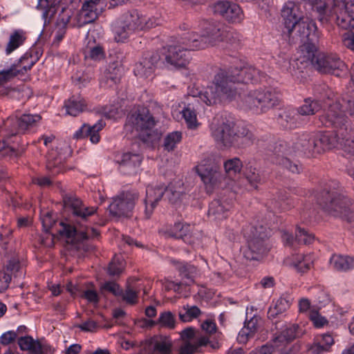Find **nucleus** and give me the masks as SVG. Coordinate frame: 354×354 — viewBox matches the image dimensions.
Returning a JSON list of instances; mask_svg holds the SVG:
<instances>
[{
  "label": "nucleus",
  "mask_w": 354,
  "mask_h": 354,
  "mask_svg": "<svg viewBox=\"0 0 354 354\" xmlns=\"http://www.w3.org/2000/svg\"><path fill=\"white\" fill-rule=\"evenodd\" d=\"M142 160L138 153H124L116 160L119 170L123 174L130 175L137 171Z\"/></svg>",
  "instance_id": "nucleus-23"
},
{
  "label": "nucleus",
  "mask_w": 354,
  "mask_h": 354,
  "mask_svg": "<svg viewBox=\"0 0 354 354\" xmlns=\"http://www.w3.org/2000/svg\"><path fill=\"white\" fill-rule=\"evenodd\" d=\"M335 139L336 136L333 137L329 133L318 132L304 136L300 138V147L297 149L305 153L319 154L334 147Z\"/></svg>",
  "instance_id": "nucleus-11"
},
{
  "label": "nucleus",
  "mask_w": 354,
  "mask_h": 354,
  "mask_svg": "<svg viewBox=\"0 0 354 354\" xmlns=\"http://www.w3.org/2000/svg\"><path fill=\"white\" fill-rule=\"evenodd\" d=\"M335 143L342 149L344 156L354 160V131L350 128L340 129L335 133Z\"/></svg>",
  "instance_id": "nucleus-22"
},
{
  "label": "nucleus",
  "mask_w": 354,
  "mask_h": 354,
  "mask_svg": "<svg viewBox=\"0 0 354 354\" xmlns=\"http://www.w3.org/2000/svg\"><path fill=\"white\" fill-rule=\"evenodd\" d=\"M139 196V193L136 190L121 192L113 199V202L109 205L110 214L115 217L131 216Z\"/></svg>",
  "instance_id": "nucleus-12"
},
{
  "label": "nucleus",
  "mask_w": 354,
  "mask_h": 354,
  "mask_svg": "<svg viewBox=\"0 0 354 354\" xmlns=\"http://www.w3.org/2000/svg\"><path fill=\"white\" fill-rule=\"evenodd\" d=\"M322 207L335 216H340L354 227V208L350 207V200L337 192L323 191L317 198Z\"/></svg>",
  "instance_id": "nucleus-6"
},
{
  "label": "nucleus",
  "mask_w": 354,
  "mask_h": 354,
  "mask_svg": "<svg viewBox=\"0 0 354 354\" xmlns=\"http://www.w3.org/2000/svg\"><path fill=\"white\" fill-rule=\"evenodd\" d=\"M0 152L5 157L12 158L17 156L15 147L6 144L4 140H0Z\"/></svg>",
  "instance_id": "nucleus-55"
},
{
  "label": "nucleus",
  "mask_w": 354,
  "mask_h": 354,
  "mask_svg": "<svg viewBox=\"0 0 354 354\" xmlns=\"http://www.w3.org/2000/svg\"><path fill=\"white\" fill-rule=\"evenodd\" d=\"M281 15L289 35L295 32L297 37H308L310 31L316 29L315 22L304 18L299 6L292 1H288L283 6Z\"/></svg>",
  "instance_id": "nucleus-5"
},
{
  "label": "nucleus",
  "mask_w": 354,
  "mask_h": 354,
  "mask_svg": "<svg viewBox=\"0 0 354 354\" xmlns=\"http://www.w3.org/2000/svg\"><path fill=\"white\" fill-rule=\"evenodd\" d=\"M167 188L165 185L148 186L146 189L145 198V215L146 218H149L152 215L158 203L162 199Z\"/></svg>",
  "instance_id": "nucleus-21"
},
{
  "label": "nucleus",
  "mask_w": 354,
  "mask_h": 354,
  "mask_svg": "<svg viewBox=\"0 0 354 354\" xmlns=\"http://www.w3.org/2000/svg\"><path fill=\"white\" fill-rule=\"evenodd\" d=\"M225 36L223 25L218 21L205 22L201 35L196 32L187 33V40L194 43L192 48L203 49L221 41Z\"/></svg>",
  "instance_id": "nucleus-8"
},
{
  "label": "nucleus",
  "mask_w": 354,
  "mask_h": 354,
  "mask_svg": "<svg viewBox=\"0 0 354 354\" xmlns=\"http://www.w3.org/2000/svg\"><path fill=\"white\" fill-rule=\"evenodd\" d=\"M138 30H143L142 14L136 10L125 12L115 28V39L123 42L129 35Z\"/></svg>",
  "instance_id": "nucleus-13"
},
{
  "label": "nucleus",
  "mask_w": 354,
  "mask_h": 354,
  "mask_svg": "<svg viewBox=\"0 0 354 354\" xmlns=\"http://www.w3.org/2000/svg\"><path fill=\"white\" fill-rule=\"evenodd\" d=\"M297 325L292 324L283 330L281 333V338L289 342L293 340L297 335Z\"/></svg>",
  "instance_id": "nucleus-57"
},
{
  "label": "nucleus",
  "mask_w": 354,
  "mask_h": 354,
  "mask_svg": "<svg viewBox=\"0 0 354 354\" xmlns=\"http://www.w3.org/2000/svg\"><path fill=\"white\" fill-rule=\"evenodd\" d=\"M77 328L85 332H95L99 328L98 324L92 319H88L81 324L77 326Z\"/></svg>",
  "instance_id": "nucleus-60"
},
{
  "label": "nucleus",
  "mask_w": 354,
  "mask_h": 354,
  "mask_svg": "<svg viewBox=\"0 0 354 354\" xmlns=\"http://www.w3.org/2000/svg\"><path fill=\"white\" fill-rule=\"evenodd\" d=\"M192 227L186 223L177 222L174 225H167L160 230V232L166 238L181 239L185 242L190 238Z\"/></svg>",
  "instance_id": "nucleus-24"
},
{
  "label": "nucleus",
  "mask_w": 354,
  "mask_h": 354,
  "mask_svg": "<svg viewBox=\"0 0 354 354\" xmlns=\"http://www.w3.org/2000/svg\"><path fill=\"white\" fill-rule=\"evenodd\" d=\"M257 330V319H251L245 324L244 327L239 333V339L240 342H245L250 337H252Z\"/></svg>",
  "instance_id": "nucleus-46"
},
{
  "label": "nucleus",
  "mask_w": 354,
  "mask_h": 354,
  "mask_svg": "<svg viewBox=\"0 0 354 354\" xmlns=\"http://www.w3.org/2000/svg\"><path fill=\"white\" fill-rule=\"evenodd\" d=\"M264 77L263 73L250 65L241 68L221 70L215 75L212 83L199 93V97L209 106L224 100L232 101L239 95L236 83H257Z\"/></svg>",
  "instance_id": "nucleus-1"
},
{
  "label": "nucleus",
  "mask_w": 354,
  "mask_h": 354,
  "mask_svg": "<svg viewBox=\"0 0 354 354\" xmlns=\"http://www.w3.org/2000/svg\"><path fill=\"white\" fill-rule=\"evenodd\" d=\"M295 240L299 243L308 245L313 242L315 236L313 234L309 233L305 229L297 227L295 232Z\"/></svg>",
  "instance_id": "nucleus-50"
},
{
  "label": "nucleus",
  "mask_w": 354,
  "mask_h": 354,
  "mask_svg": "<svg viewBox=\"0 0 354 354\" xmlns=\"http://www.w3.org/2000/svg\"><path fill=\"white\" fill-rule=\"evenodd\" d=\"M64 205L75 218L72 224L59 222V228L56 230L62 237L66 239L67 243L75 245L100 235L96 229L85 225L87 218L97 212V207L86 206L80 199L73 196H64Z\"/></svg>",
  "instance_id": "nucleus-2"
},
{
  "label": "nucleus",
  "mask_w": 354,
  "mask_h": 354,
  "mask_svg": "<svg viewBox=\"0 0 354 354\" xmlns=\"http://www.w3.org/2000/svg\"><path fill=\"white\" fill-rule=\"evenodd\" d=\"M331 267L339 272H347L354 268V257L334 254L330 259Z\"/></svg>",
  "instance_id": "nucleus-31"
},
{
  "label": "nucleus",
  "mask_w": 354,
  "mask_h": 354,
  "mask_svg": "<svg viewBox=\"0 0 354 354\" xmlns=\"http://www.w3.org/2000/svg\"><path fill=\"white\" fill-rule=\"evenodd\" d=\"M41 221L46 232H49L54 227H56V221L50 212H46L45 215L42 216Z\"/></svg>",
  "instance_id": "nucleus-59"
},
{
  "label": "nucleus",
  "mask_w": 354,
  "mask_h": 354,
  "mask_svg": "<svg viewBox=\"0 0 354 354\" xmlns=\"http://www.w3.org/2000/svg\"><path fill=\"white\" fill-rule=\"evenodd\" d=\"M225 174L230 178H233L239 174L243 167V163L239 158L228 159L223 163Z\"/></svg>",
  "instance_id": "nucleus-41"
},
{
  "label": "nucleus",
  "mask_w": 354,
  "mask_h": 354,
  "mask_svg": "<svg viewBox=\"0 0 354 354\" xmlns=\"http://www.w3.org/2000/svg\"><path fill=\"white\" fill-rule=\"evenodd\" d=\"M28 58L23 57L19 60V65H12L9 68L2 70L0 71V94H7L4 85L8 82L11 81L18 74L24 73L30 70L34 64L32 61H30L27 65L24 64L25 61Z\"/></svg>",
  "instance_id": "nucleus-19"
},
{
  "label": "nucleus",
  "mask_w": 354,
  "mask_h": 354,
  "mask_svg": "<svg viewBox=\"0 0 354 354\" xmlns=\"http://www.w3.org/2000/svg\"><path fill=\"white\" fill-rule=\"evenodd\" d=\"M120 67L118 64H109L104 72L100 81V85L104 87H113L120 80Z\"/></svg>",
  "instance_id": "nucleus-28"
},
{
  "label": "nucleus",
  "mask_w": 354,
  "mask_h": 354,
  "mask_svg": "<svg viewBox=\"0 0 354 354\" xmlns=\"http://www.w3.org/2000/svg\"><path fill=\"white\" fill-rule=\"evenodd\" d=\"M100 291L102 293H103L104 291H107L115 296H120L122 294V290L120 286L114 281H107L102 284Z\"/></svg>",
  "instance_id": "nucleus-54"
},
{
  "label": "nucleus",
  "mask_w": 354,
  "mask_h": 354,
  "mask_svg": "<svg viewBox=\"0 0 354 354\" xmlns=\"http://www.w3.org/2000/svg\"><path fill=\"white\" fill-rule=\"evenodd\" d=\"M10 281V274L6 272L5 270H0V292L8 289Z\"/></svg>",
  "instance_id": "nucleus-62"
},
{
  "label": "nucleus",
  "mask_w": 354,
  "mask_h": 354,
  "mask_svg": "<svg viewBox=\"0 0 354 354\" xmlns=\"http://www.w3.org/2000/svg\"><path fill=\"white\" fill-rule=\"evenodd\" d=\"M240 105L243 108L252 110L257 113H261L257 89L251 90L244 95L241 97Z\"/></svg>",
  "instance_id": "nucleus-36"
},
{
  "label": "nucleus",
  "mask_w": 354,
  "mask_h": 354,
  "mask_svg": "<svg viewBox=\"0 0 354 354\" xmlns=\"http://www.w3.org/2000/svg\"><path fill=\"white\" fill-rule=\"evenodd\" d=\"M198 348L195 342H182L179 350V354H194L197 352Z\"/></svg>",
  "instance_id": "nucleus-56"
},
{
  "label": "nucleus",
  "mask_w": 354,
  "mask_h": 354,
  "mask_svg": "<svg viewBox=\"0 0 354 354\" xmlns=\"http://www.w3.org/2000/svg\"><path fill=\"white\" fill-rule=\"evenodd\" d=\"M320 120L326 127H334L335 133L340 129L349 128L347 118L338 102H334L329 105L327 110L321 115Z\"/></svg>",
  "instance_id": "nucleus-16"
},
{
  "label": "nucleus",
  "mask_w": 354,
  "mask_h": 354,
  "mask_svg": "<svg viewBox=\"0 0 354 354\" xmlns=\"http://www.w3.org/2000/svg\"><path fill=\"white\" fill-rule=\"evenodd\" d=\"M309 317L313 322L314 325L317 328L322 327L327 324L326 319L324 317H322L317 310H310Z\"/></svg>",
  "instance_id": "nucleus-58"
},
{
  "label": "nucleus",
  "mask_w": 354,
  "mask_h": 354,
  "mask_svg": "<svg viewBox=\"0 0 354 354\" xmlns=\"http://www.w3.org/2000/svg\"><path fill=\"white\" fill-rule=\"evenodd\" d=\"M320 33L316 29L315 31H310L308 37H298L304 44L300 46V52L304 57V61H310L314 65L316 56V44L319 41Z\"/></svg>",
  "instance_id": "nucleus-20"
},
{
  "label": "nucleus",
  "mask_w": 354,
  "mask_h": 354,
  "mask_svg": "<svg viewBox=\"0 0 354 354\" xmlns=\"http://www.w3.org/2000/svg\"><path fill=\"white\" fill-rule=\"evenodd\" d=\"M20 268L19 262L15 259H12L8 261L6 266V272L9 273L10 277L14 275L16 277V273L19 271Z\"/></svg>",
  "instance_id": "nucleus-61"
},
{
  "label": "nucleus",
  "mask_w": 354,
  "mask_h": 354,
  "mask_svg": "<svg viewBox=\"0 0 354 354\" xmlns=\"http://www.w3.org/2000/svg\"><path fill=\"white\" fill-rule=\"evenodd\" d=\"M314 67L321 73H331L339 76L346 66L335 54L318 53L314 61Z\"/></svg>",
  "instance_id": "nucleus-17"
},
{
  "label": "nucleus",
  "mask_w": 354,
  "mask_h": 354,
  "mask_svg": "<svg viewBox=\"0 0 354 354\" xmlns=\"http://www.w3.org/2000/svg\"><path fill=\"white\" fill-rule=\"evenodd\" d=\"M276 151L277 152H281L282 155H277V158L276 160V163L281 165L282 167L286 168L292 173L296 174L299 172V168L298 165L292 161L287 157H284L283 155H288L290 153L288 149H286V144H280L278 147H276Z\"/></svg>",
  "instance_id": "nucleus-35"
},
{
  "label": "nucleus",
  "mask_w": 354,
  "mask_h": 354,
  "mask_svg": "<svg viewBox=\"0 0 354 354\" xmlns=\"http://www.w3.org/2000/svg\"><path fill=\"white\" fill-rule=\"evenodd\" d=\"M245 177L250 185L254 189H257L258 185L261 183V176L258 170L254 167H246Z\"/></svg>",
  "instance_id": "nucleus-48"
},
{
  "label": "nucleus",
  "mask_w": 354,
  "mask_h": 354,
  "mask_svg": "<svg viewBox=\"0 0 354 354\" xmlns=\"http://www.w3.org/2000/svg\"><path fill=\"white\" fill-rule=\"evenodd\" d=\"M201 310L196 306L186 305L179 309L178 317L181 322H189L197 318Z\"/></svg>",
  "instance_id": "nucleus-39"
},
{
  "label": "nucleus",
  "mask_w": 354,
  "mask_h": 354,
  "mask_svg": "<svg viewBox=\"0 0 354 354\" xmlns=\"http://www.w3.org/2000/svg\"><path fill=\"white\" fill-rule=\"evenodd\" d=\"M85 59H91L94 61H99L104 58V51L102 47L95 44H88L84 48Z\"/></svg>",
  "instance_id": "nucleus-42"
},
{
  "label": "nucleus",
  "mask_w": 354,
  "mask_h": 354,
  "mask_svg": "<svg viewBox=\"0 0 354 354\" xmlns=\"http://www.w3.org/2000/svg\"><path fill=\"white\" fill-rule=\"evenodd\" d=\"M158 323L161 326L174 328L176 323L175 315L170 311L164 312L160 315Z\"/></svg>",
  "instance_id": "nucleus-51"
},
{
  "label": "nucleus",
  "mask_w": 354,
  "mask_h": 354,
  "mask_svg": "<svg viewBox=\"0 0 354 354\" xmlns=\"http://www.w3.org/2000/svg\"><path fill=\"white\" fill-rule=\"evenodd\" d=\"M156 120L149 110L142 107L127 117L125 124L127 130L135 131L138 138L144 142H153L160 136L155 128Z\"/></svg>",
  "instance_id": "nucleus-4"
},
{
  "label": "nucleus",
  "mask_w": 354,
  "mask_h": 354,
  "mask_svg": "<svg viewBox=\"0 0 354 354\" xmlns=\"http://www.w3.org/2000/svg\"><path fill=\"white\" fill-rule=\"evenodd\" d=\"M25 41V37L22 31L16 30L10 36L9 41L6 48L7 55L10 54L17 48H19Z\"/></svg>",
  "instance_id": "nucleus-44"
},
{
  "label": "nucleus",
  "mask_w": 354,
  "mask_h": 354,
  "mask_svg": "<svg viewBox=\"0 0 354 354\" xmlns=\"http://www.w3.org/2000/svg\"><path fill=\"white\" fill-rule=\"evenodd\" d=\"M194 45L187 40V34L182 40L175 45L168 46L162 48L161 55H158L159 61H162L166 66L171 68H182L186 67L190 60L189 51L196 50Z\"/></svg>",
  "instance_id": "nucleus-7"
},
{
  "label": "nucleus",
  "mask_w": 354,
  "mask_h": 354,
  "mask_svg": "<svg viewBox=\"0 0 354 354\" xmlns=\"http://www.w3.org/2000/svg\"><path fill=\"white\" fill-rule=\"evenodd\" d=\"M91 75L88 73H83L81 75L77 74L74 77V83L75 85L78 86L79 88H81L87 85L91 81Z\"/></svg>",
  "instance_id": "nucleus-63"
},
{
  "label": "nucleus",
  "mask_w": 354,
  "mask_h": 354,
  "mask_svg": "<svg viewBox=\"0 0 354 354\" xmlns=\"http://www.w3.org/2000/svg\"><path fill=\"white\" fill-rule=\"evenodd\" d=\"M182 140V133L180 131H173L168 133L164 139L163 147L167 151H173Z\"/></svg>",
  "instance_id": "nucleus-45"
},
{
  "label": "nucleus",
  "mask_w": 354,
  "mask_h": 354,
  "mask_svg": "<svg viewBox=\"0 0 354 354\" xmlns=\"http://www.w3.org/2000/svg\"><path fill=\"white\" fill-rule=\"evenodd\" d=\"M172 346L169 337L154 336L149 342L148 354H172Z\"/></svg>",
  "instance_id": "nucleus-25"
},
{
  "label": "nucleus",
  "mask_w": 354,
  "mask_h": 354,
  "mask_svg": "<svg viewBox=\"0 0 354 354\" xmlns=\"http://www.w3.org/2000/svg\"><path fill=\"white\" fill-rule=\"evenodd\" d=\"M62 0H38L37 8L44 9L42 14L43 18L46 21L48 18H51L55 13V7L60 4Z\"/></svg>",
  "instance_id": "nucleus-40"
},
{
  "label": "nucleus",
  "mask_w": 354,
  "mask_h": 354,
  "mask_svg": "<svg viewBox=\"0 0 354 354\" xmlns=\"http://www.w3.org/2000/svg\"><path fill=\"white\" fill-rule=\"evenodd\" d=\"M279 122L285 128L294 129L301 123V119L297 110L286 109L279 114Z\"/></svg>",
  "instance_id": "nucleus-29"
},
{
  "label": "nucleus",
  "mask_w": 354,
  "mask_h": 354,
  "mask_svg": "<svg viewBox=\"0 0 354 354\" xmlns=\"http://www.w3.org/2000/svg\"><path fill=\"white\" fill-rule=\"evenodd\" d=\"M257 94L259 98L260 112H266L277 105L279 102V95L269 88H258Z\"/></svg>",
  "instance_id": "nucleus-27"
},
{
  "label": "nucleus",
  "mask_w": 354,
  "mask_h": 354,
  "mask_svg": "<svg viewBox=\"0 0 354 354\" xmlns=\"http://www.w3.org/2000/svg\"><path fill=\"white\" fill-rule=\"evenodd\" d=\"M64 107L68 115L76 116L86 109V103L81 96H72L65 102Z\"/></svg>",
  "instance_id": "nucleus-32"
},
{
  "label": "nucleus",
  "mask_w": 354,
  "mask_h": 354,
  "mask_svg": "<svg viewBox=\"0 0 354 354\" xmlns=\"http://www.w3.org/2000/svg\"><path fill=\"white\" fill-rule=\"evenodd\" d=\"M243 233L247 242V248L243 252L244 257L249 260H258L266 252L264 227L262 225H248L243 230Z\"/></svg>",
  "instance_id": "nucleus-9"
},
{
  "label": "nucleus",
  "mask_w": 354,
  "mask_h": 354,
  "mask_svg": "<svg viewBox=\"0 0 354 354\" xmlns=\"http://www.w3.org/2000/svg\"><path fill=\"white\" fill-rule=\"evenodd\" d=\"M138 290L129 285L124 292L122 290V294L120 296L126 304L134 305L138 302Z\"/></svg>",
  "instance_id": "nucleus-47"
},
{
  "label": "nucleus",
  "mask_w": 354,
  "mask_h": 354,
  "mask_svg": "<svg viewBox=\"0 0 354 354\" xmlns=\"http://www.w3.org/2000/svg\"><path fill=\"white\" fill-rule=\"evenodd\" d=\"M18 344L21 350L28 351L30 354H43L41 344L30 336L21 337L18 339Z\"/></svg>",
  "instance_id": "nucleus-34"
},
{
  "label": "nucleus",
  "mask_w": 354,
  "mask_h": 354,
  "mask_svg": "<svg viewBox=\"0 0 354 354\" xmlns=\"http://www.w3.org/2000/svg\"><path fill=\"white\" fill-rule=\"evenodd\" d=\"M230 205L220 200H214L211 202L208 209V216L214 221H221L227 216Z\"/></svg>",
  "instance_id": "nucleus-30"
},
{
  "label": "nucleus",
  "mask_w": 354,
  "mask_h": 354,
  "mask_svg": "<svg viewBox=\"0 0 354 354\" xmlns=\"http://www.w3.org/2000/svg\"><path fill=\"white\" fill-rule=\"evenodd\" d=\"M313 262V257L310 254H297L293 258L292 264L299 272H305L310 268Z\"/></svg>",
  "instance_id": "nucleus-43"
},
{
  "label": "nucleus",
  "mask_w": 354,
  "mask_h": 354,
  "mask_svg": "<svg viewBox=\"0 0 354 354\" xmlns=\"http://www.w3.org/2000/svg\"><path fill=\"white\" fill-rule=\"evenodd\" d=\"M212 12L223 17L232 23H240L244 19V14L241 7L236 3L229 1H219L212 7Z\"/></svg>",
  "instance_id": "nucleus-18"
},
{
  "label": "nucleus",
  "mask_w": 354,
  "mask_h": 354,
  "mask_svg": "<svg viewBox=\"0 0 354 354\" xmlns=\"http://www.w3.org/2000/svg\"><path fill=\"white\" fill-rule=\"evenodd\" d=\"M322 108V105L319 100L306 98L304 101V104L297 109V112L300 116H309L315 115Z\"/></svg>",
  "instance_id": "nucleus-38"
},
{
  "label": "nucleus",
  "mask_w": 354,
  "mask_h": 354,
  "mask_svg": "<svg viewBox=\"0 0 354 354\" xmlns=\"http://www.w3.org/2000/svg\"><path fill=\"white\" fill-rule=\"evenodd\" d=\"M344 45L354 51V33L353 32H346L342 36Z\"/></svg>",
  "instance_id": "nucleus-64"
},
{
  "label": "nucleus",
  "mask_w": 354,
  "mask_h": 354,
  "mask_svg": "<svg viewBox=\"0 0 354 354\" xmlns=\"http://www.w3.org/2000/svg\"><path fill=\"white\" fill-rule=\"evenodd\" d=\"M172 263L176 265V269L178 270L181 277L188 280L187 282L185 283L186 285H190V283L194 282V278L197 275V268L195 266L176 261H172Z\"/></svg>",
  "instance_id": "nucleus-37"
},
{
  "label": "nucleus",
  "mask_w": 354,
  "mask_h": 354,
  "mask_svg": "<svg viewBox=\"0 0 354 354\" xmlns=\"http://www.w3.org/2000/svg\"><path fill=\"white\" fill-rule=\"evenodd\" d=\"M182 113L189 129H194L197 127L196 114L194 110L188 106L183 110Z\"/></svg>",
  "instance_id": "nucleus-53"
},
{
  "label": "nucleus",
  "mask_w": 354,
  "mask_h": 354,
  "mask_svg": "<svg viewBox=\"0 0 354 354\" xmlns=\"http://www.w3.org/2000/svg\"><path fill=\"white\" fill-rule=\"evenodd\" d=\"M106 7V0H86L76 16L73 26L82 27L95 21Z\"/></svg>",
  "instance_id": "nucleus-15"
},
{
  "label": "nucleus",
  "mask_w": 354,
  "mask_h": 354,
  "mask_svg": "<svg viewBox=\"0 0 354 354\" xmlns=\"http://www.w3.org/2000/svg\"><path fill=\"white\" fill-rule=\"evenodd\" d=\"M292 303V298L287 295L280 297L270 308L268 311L269 318H275L279 314L286 311Z\"/></svg>",
  "instance_id": "nucleus-33"
},
{
  "label": "nucleus",
  "mask_w": 354,
  "mask_h": 354,
  "mask_svg": "<svg viewBox=\"0 0 354 354\" xmlns=\"http://www.w3.org/2000/svg\"><path fill=\"white\" fill-rule=\"evenodd\" d=\"M123 262L120 257L115 256L110 262L108 273L111 276L119 275L123 270Z\"/></svg>",
  "instance_id": "nucleus-52"
},
{
  "label": "nucleus",
  "mask_w": 354,
  "mask_h": 354,
  "mask_svg": "<svg viewBox=\"0 0 354 354\" xmlns=\"http://www.w3.org/2000/svg\"><path fill=\"white\" fill-rule=\"evenodd\" d=\"M158 55L153 54L142 57L133 69L134 74L141 78H147L152 75L156 64L159 61Z\"/></svg>",
  "instance_id": "nucleus-26"
},
{
  "label": "nucleus",
  "mask_w": 354,
  "mask_h": 354,
  "mask_svg": "<svg viewBox=\"0 0 354 354\" xmlns=\"http://www.w3.org/2000/svg\"><path fill=\"white\" fill-rule=\"evenodd\" d=\"M105 123L102 120H99L93 126L88 125L90 130L87 132V137L89 138L90 141L96 144L100 141V136L99 131H101L104 127Z\"/></svg>",
  "instance_id": "nucleus-49"
},
{
  "label": "nucleus",
  "mask_w": 354,
  "mask_h": 354,
  "mask_svg": "<svg viewBox=\"0 0 354 354\" xmlns=\"http://www.w3.org/2000/svg\"><path fill=\"white\" fill-rule=\"evenodd\" d=\"M41 120V117L39 114L24 113L19 117L8 118L4 125L8 136H12L31 130Z\"/></svg>",
  "instance_id": "nucleus-14"
},
{
  "label": "nucleus",
  "mask_w": 354,
  "mask_h": 354,
  "mask_svg": "<svg viewBox=\"0 0 354 354\" xmlns=\"http://www.w3.org/2000/svg\"><path fill=\"white\" fill-rule=\"evenodd\" d=\"M211 136L218 145L225 148H245L254 144L256 138L248 129H234V123L221 116H216L210 125Z\"/></svg>",
  "instance_id": "nucleus-3"
},
{
  "label": "nucleus",
  "mask_w": 354,
  "mask_h": 354,
  "mask_svg": "<svg viewBox=\"0 0 354 354\" xmlns=\"http://www.w3.org/2000/svg\"><path fill=\"white\" fill-rule=\"evenodd\" d=\"M196 170L207 192L221 187L224 177L220 171V165L212 157L202 159L196 165Z\"/></svg>",
  "instance_id": "nucleus-10"
}]
</instances>
